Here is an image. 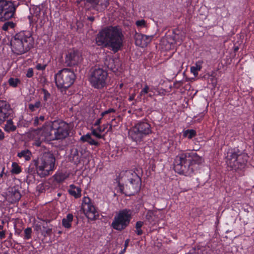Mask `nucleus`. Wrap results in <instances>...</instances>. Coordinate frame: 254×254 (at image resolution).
Here are the masks:
<instances>
[{
	"mask_svg": "<svg viewBox=\"0 0 254 254\" xmlns=\"http://www.w3.org/2000/svg\"><path fill=\"white\" fill-rule=\"evenodd\" d=\"M124 36L117 26H109L103 29L97 35L96 43L99 46L109 47L115 53L123 47Z\"/></svg>",
	"mask_w": 254,
	"mask_h": 254,
	"instance_id": "obj_1",
	"label": "nucleus"
},
{
	"mask_svg": "<svg viewBox=\"0 0 254 254\" xmlns=\"http://www.w3.org/2000/svg\"><path fill=\"white\" fill-rule=\"evenodd\" d=\"M11 46L12 51L22 54L29 51L34 44V40L29 31H21L12 38Z\"/></svg>",
	"mask_w": 254,
	"mask_h": 254,
	"instance_id": "obj_2",
	"label": "nucleus"
},
{
	"mask_svg": "<svg viewBox=\"0 0 254 254\" xmlns=\"http://www.w3.org/2000/svg\"><path fill=\"white\" fill-rule=\"evenodd\" d=\"M115 64H108L107 67L92 68L90 70L89 81L92 87L96 89H102L107 85L108 76L107 68L114 72H116L117 68L113 67Z\"/></svg>",
	"mask_w": 254,
	"mask_h": 254,
	"instance_id": "obj_3",
	"label": "nucleus"
},
{
	"mask_svg": "<svg viewBox=\"0 0 254 254\" xmlns=\"http://www.w3.org/2000/svg\"><path fill=\"white\" fill-rule=\"evenodd\" d=\"M56 159L50 152H44L41 157L34 161L38 175L41 178L50 175L55 168Z\"/></svg>",
	"mask_w": 254,
	"mask_h": 254,
	"instance_id": "obj_4",
	"label": "nucleus"
},
{
	"mask_svg": "<svg viewBox=\"0 0 254 254\" xmlns=\"http://www.w3.org/2000/svg\"><path fill=\"white\" fill-rule=\"evenodd\" d=\"M52 123H46L41 128L31 130L28 134L30 138L35 141V145L41 146L43 142H50L56 140V136L53 133Z\"/></svg>",
	"mask_w": 254,
	"mask_h": 254,
	"instance_id": "obj_5",
	"label": "nucleus"
},
{
	"mask_svg": "<svg viewBox=\"0 0 254 254\" xmlns=\"http://www.w3.org/2000/svg\"><path fill=\"white\" fill-rule=\"evenodd\" d=\"M152 133L151 125L146 122L140 121L128 131V137L136 144H141L145 137Z\"/></svg>",
	"mask_w": 254,
	"mask_h": 254,
	"instance_id": "obj_6",
	"label": "nucleus"
},
{
	"mask_svg": "<svg viewBox=\"0 0 254 254\" xmlns=\"http://www.w3.org/2000/svg\"><path fill=\"white\" fill-rule=\"evenodd\" d=\"M75 79V75L73 70L69 68H64L56 74L55 81L57 87L66 90L71 86Z\"/></svg>",
	"mask_w": 254,
	"mask_h": 254,
	"instance_id": "obj_7",
	"label": "nucleus"
},
{
	"mask_svg": "<svg viewBox=\"0 0 254 254\" xmlns=\"http://www.w3.org/2000/svg\"><path fill=\"white\" fill-rule=\"evenodd\" d=\"M132 211L128 209H124L119 211L115 216L112 223L113 229L121 231L126 229L129 224L132 218Z\"/></svg>",
	"mask_w": 254,
	"mask_h": 254,
	"instance_id": "obj_8",
	"label": "nucleus"
},
{
	"mask_svg": "<svg viewBox=\"0 0 254 254\" xmlns=\"http://www.w3.org/2000/svg\"><path fill=\"white\" fill-rule=\"evenodd\" d=\"M141 184V179L136 173H134L132 175V178L128 180L125 186L119 184L118 190L126 195H133L139 191Z\"/></svg>",
	"mask_w": 254,
	"mask_h": 254,
	"instance_id": "obj_9",
	"label": "nucleus"
},
{
	"mask_svg": "<svg viewBox=\"0 0 254 254\" xmlns=\"http://www.w3.org/2000/svg\"><path fill=\"white\" fill-rule=\"evenodd\" d=\"M19 3L15 1L0 0V21L13 18Z\"/></svg>",
	"mask_w": 254,
	"mask_h": 254,
	"instance_id": "obj_10",
	"label": "nucleus"
},
{
	"mask_svg": "<svg viewBox=\"0 0 254 254\" xmlns=\"http://www.w3.org/2000/svg\"><path fill=\"white\" fill-rule=\"evenodd\" d=\"M245 154H238L235 152L229 151L227 153L226 162L232 170L237 171L243 168L248 160Z\"/></svg>",
	"mask_w": 254,
	"mask_h": 254,
	"instance_id": "obj_11",
	"label": "nucleus"
},
{
	"mask_svg": "<svg viewBox=\"0 0 254 254\" xmlns=\"http://www.w3.org/2000/svg\"><path fill=\"white\" fill-rule=\"evenodd\" d=\"M174 168L178 174H184L186 176L190 175L194 172V168L190 166L185 153L176 156Z\"/></svg>",
	"mask_w": 254,
	"mask_h": 254,
	"instance_id": "obj_12",
	"label": "nucleus"
},
{
	"mask_svg": "<svg viewBox=\"0 0 254 254\" xmlns=\"http://www.w3.org/2000/svg\"><path fill=\"white\" fill-rule=\"evenodd\" d=\"M52 127L54 130L56 140L64 139L69 134V126L65 122L60 120L54 121L52 122Z\"/></svg>",
	"mask_w": 254,
	"mask_h": 254,
	"instance_id": "obj_13",
	"label": "nucleus"
},
{
	"mask_svg": "<svg viewBox=\"0 0 254 254\" xmlns=\"http://www.w3.org/2000/svg\"><path fill=\"white\" fill-rule=\"evenodd\" d=\"M15 113L6 101L0 100V124L3 123L6 119L14 118Z\"/></svg>",
	"mask_w": 254,
	"mask_h": 254,
	"instance_id": "obj_14",
	"label": "nucleus"
},
{
	"mask_svg": "<svg viewBox=\"0 0 254 254\" xmlns=\"http://www.w3.org/2000/svg\"><path fill=\"white\" fill-rule=\"evenodd\" d=\"M185 154L189 161L190 166L194 168V171L197 170V166L202 164L204 161V159L195 152H186Z\"/></svg>",
	"mask_w": 254,
	"mask_h": 254,
	"instance_id": "obj_15",
	"label": "nucleus"
},
{
	"mask_svg": "<svg viewBox=\"0 0 254 254\" xmlns=\"http://www.w3.org/2000/svg\"><path fill=\"white\" fill-rule=\"evenodd\" d=\"M86 4L93 9L102 11L108 6L109 1V0H86Z\"/></svg>",
	"mask_w": 254,
	"mask_h": 254,
	"instance_id": "obj_16",
	"label": "nucleus"
},
{
	"mask_svg": "<svg viewBox=\"0 0 254 254\" xmlns=\"http://www.w3.org/2000/svg\"><path fill=\"white\" fill-rule=\"evenodd\" d=\"M21 195L17 187H14L8 189L6 193V199L11 203L18 201L21 198Z\"/></svg>",
	"mask_w": 254,
	"mask_h": 254,
	"instance_id": "obj_17",
	"label": "nucleus"
},
{
	"mask_svg": "<svg viewBox=\"0 0 254 254\" xmlns=\"http://www.w3.org/2000/svg\"><path fill=\"white\" fill-rule=\"evenodd\" d=\"M152 38L153 36H146L140 33H135L134 34L135 43L136 46L144 47L151 42Z\"/></svg>",
	"mask_w": 254,
	"mask_h": 254,
	"instance_id": "obj_18",
	"label": "nucleus"
},
{
	"mask_svg": "<svg viewBox=\"0 0 254 254\" xmlns=\"http://www.w3.org/2000/svg\"><path fill=\"white\" fill-rule=\"evenodd\" d=\"M65 59L66 63L72 62L73 64L81 62L82 59L79 53L74 51L69 52L66 55Z\"/></svg>",
	"mask_w": 254,
	"mask_h": 254,
	"instance_id": "obj_19",
	"label": "nucleus"
},
{
	"mask_svg": "<svg viewBox=\"0 0 254 254\" xmlns=\"http://www.w3.org/2000/svg\"><path fill=\"white\" fill-rule=\"evenodd\" d=\"M84 214L86 217L91 220L96 219V217L98 216V212L96 211L94 206L91 204L88 206H85L82 208Z\"/></svg>",
	"mask_w": 254,
	"mask_h": 254,
	"instance_id": "obj_20",
	"label": "nucleus"
},
{
	"mask_svg": "<svg viewBox=\"0 0 254 254\" xmlns=\"http://www.w3.org/2000/svg\"><path fill=\"white\" fill-rule=\"evenodd\" d=\"M13 118H9L7 120L6 124L4 125V129L7 132L15 131L17 126L14 125L12 119Z\"/></svg>",
	"mask_w": 254,
	"mask_h": 254,
	"instance_id": "obj_21",
	"label": "nucleus"
},
{
	"mask_svg": "<svg viewBox=\"0 0 254 254\" xmlns=\"http://www.w3.org/2000/svg\"><path fill=\"white\" fill-rule=\"evenodd\" d=\"M70 189L68 190L69 193L74 196L75 198H78L81 196V189L78 187H76L73 185L69 186Z\"/></svg>",
	"mask_w": 254,
	"mask_h": 254,
	"instance_id": "obj_22",
	"label": "nucleus"
},
{
	"mask_svg": "<svg viewBox=\"0 0 254 254\" xmlns=\"http://www.w3.org/2000/svg\"><path fill=\"white\" fill-rule=\"evenodd\" d=\"M73 216L72 214L69 213L66 215V218L62 220L63 226L65 228L69 229L71 226V223L73 221Z\"/></svg>",
	"mask_w": 254,
	"mask_h": 254,
	"instance_id": "obj_23",
	"label": "nucleus"
},
{
	"mask_svg": "<svg viewBox=\"0 0 254 254\" xmlns=\"http://www.w3.org/2000/svg\"><path fill=\"white\" fill-rule=\"evenodd\" d=\"M31 156L32 153L31 151L28 149L22 150L17 154V156L19 158H23L26 161H29L30 160Z\"/></svg>",
	"mask_w": 254,
	"mask_h": 254,
	"instance_id": "obj_24",
	"label": "nucleus"
},
{
	"mask_svg": "<svg viewBox=\"0 0 254 254\" xmlns=\"http://www.w3.org/2000/svg\"><path fill=\"white\" fill-rule=\"evenodd\" d=\"M115 112H116V110L113 108H110L108 110L105 111L104 112H103L101 115L102 117L101 118L98 119L95 122V123L94 124V126H99L101 123V120L103 117H105L106 115L115 113Z\"/></svg>",
	"mask_w": 254,
	"mask_h": 254,
	"instance_id": "obj_25",
	"label": "nucleus"
},
{
	"mask_svg": "<svg viewBox=\"0 0 254 254\" xmlns=\"http://www.w3.org/2000/svg\"><path fill=\"white\" fill-rule=\"evenodd\" d=\"M54 177L56 182L61 183L65 180L68 177V175L64 173H60L55 174Z\"/></svg>",
	"mask_w": 254,
	"mask_h": 254,
	"instance_id": "obj_26",
	"label": "nucleus"
},
{
	"mask_svg": "<svg viewBox=\"0 0 254 254\" xmlns=\"http://www.w3.org/2000/svg\"><path fill=\"white\" fill-rule=\"evenodd\" d=\"M145 217L146 219L150 223L155 222L156 219L155 215L154 214V212L151 210H149L147 211Z\"/></svg>",
	"mask_w": 254,
	"mask_h": 254,
	"instance_id": "obj_27",
	"label": "nucleus"
},
{
	"mask_svg": "<svg viewBox=\"0 0 254 254\" xmlns=\"http://www.w3.org/2000/svg\"><path fill=\"white\" fill-rule=\"evenodd\" d=\"M30 124V121L24 120L23 117H21L17 123L18 127H28Z\"/></svg>",
	"mask_w": 254,
	"mask_h": 254,
	"instance_id": "obj_28",
	"label": "nucleus"
},
{
	"mask_svg": "<svg viewBox=\"0 0 254 254\" xmlns=\"http://www.w3.org/2000/svg\"><path fill=\"white\" fill-rule=\"evenodd\" d=\"M196 135V131L193 129H188L184 132V136L189 139L192 138Z\"/></svg>",
	"mask_w": 254,
	"mask_h": 254,
	"instance_id": "obj_29",
	"label": "nucleus"
},
{
	"mask_svg": "<svg viewBox=\"0 0 254 254\" xmlns=\"http://www.w3.org/2000/svg\"><path fill=\"white\" fill-rule=\"evenodd\" d=\"M143 225V222L140 221H137L135 224V233L137 235H141L143 233V231L141 228Z\"/></svg>",
	"mask_w": 254,
	"mask_h": 254,
	"instance_id": "obj_30",
	"label": "nucleus"
},
{
	"mask_svg": "<svg viewBox=\"0 0 254 254\" xmlns=\"http://www.w3.org/2000/svg\"><path fill=\"white\" fill-rule=\"evenodd\" d=\"M21 168L16 163H13L12 164V169L11 172L12 173L17 174L21 172Z\"/></svg>",
	"mask_w": 254,
	"mask_h": 254,
	"instance_id": "obj_31",
	"label": "nucleus"
},
{
	"mask_svg": "<svg viewBox=\"0 0 254 254\" xmlns=\"http://www.w3.org/2000/svg\"><path fill=\"white\" fill-rule=\"evenodd\" d=\"M201 68V66L200 64H195V66H192L190 67V71L195 77L198 74V71L200 70Z\"/></svg>",
	"mask_w": 254,
	"mask_h": 254,
	"instance_id": "obj_32",
	"label": "nucleus"
},
{
	"mask_svg": "<svg viewBox=\"0 0 254 254\" xmlns=\"http://www.w3.org/2000/svg\"><path fill=\"white\" fill-rule=\"evenodd\" d=\"M41 106V102L37 101L34 104H30L28 105V108L31 112L35 111L36 109L40 108Z\"/></svg>",
	"mask_w": 254,
	"mask_h": 254,
	"instance_id": "obj_33",
	"label": "nucleus"
},
{
	"mask_svg": "<svg viewBox=\"0 0 254 254\" xmlns=\"http://www.w3.org/2000/svg\"><path fill=\"white\" fill-rule=\"evenodd\" d=\"M15 24L12 21H7L5 22L2 26V29L4 31H7L9 28H12L14 27Z\"/></svg>",
	"mask_w": 254,
	"mask_h": 254,
	"instance_id": "obj_34",
	"label": "nucleus"
},
{
	"mask_svg": "<svg viewBox=\"0 0 254 254\" xmlns=\"http://www.w3.org/2000/svg\"><path fill=\"white\" fill-rule=\"evenodd\" d=\"M20 81L18 78H10L8 80L9 85L13 87H16Z\"/></svg>",
	"mask_w": 254,
	"mask_h": 254,
	"instance_id": "obj_35",
	"label": "nucleus"
},
{
	"mask_svg": "<svg viewBox=\"0 0 254 254\" xmlns=\"http://www.w3.org/2000/svg\"><path fill=\"white\" fill-rule=\"evenodd\" d=\"M32 229L30 227L24 230V239L28 240L31 238Z\"/></svg>",
	"mask_w": 254,
	"mask_h": 254,
	"instance_id": "obj_36",
	"label": "nucleus"
},
{
	"mask_svg": "<svg viewBox=\"0 0 254 254\" xmlns=\"http://www.w3.org/2000/svg\"><path fill=\"white\" fill-rule=\"evenodd\" d=\"M92 203L91 202V200L88 197H84L83 199L82 204V208H84L85 206L91 205Z\"/></svg>",
	"mask_w": 254,
	"mask_h": 254,
	"instance_id": "obj_37",
	"label": "nucleus"
},
{
	"mask_svg": "<svg viewBox=\"0 0 254 254\" xmlns=\"http://www.w3.org/2000/svg\"><path fill=\"white\" fill-rule=\"evenodd\" d=\"M149 90V86L147 85H145L144 87L142 89L141 92H140V96H144L147 93H148Z\"/></svg>",
	"mask_w": 254,
	"mask_h": 254,
	"instance_id": "obj_38",
	"label": "nucleus"
},
{
	"mask_svg": "<svg viewBox=\"0 0 254 254\" xmlns=\"http://www.w3.org/2000/svg\"><path fill=\"white\" fill-rule=\"evenodd\" d=\"M42 91L43 93L44 96V100L45 101H47L50 97V94L49 93V92L45 89L42 88Z\"/></svg>",
	"mask_w": 254,
	"mask_h": 254,
	"instance_id": "obj_39",
	"label": "nucleus"
},
{
	"mask_svg": "<svg viewBox=\"0 0 254 254\" xmlns=\"http://www.w3.org/2000/svg\"><path fill=\"white\" fill-rule=\"evenodd\" d=\"M97 129H93L92 130V134L95 136L96 137L98 138H102L104 137V135H101L99 133L97 132Z\"/></svg>",
	"mask_w": 254,
	"mask_h": 254,
	"instance_id": "obj_40",
	"label": "nucleus"
},
{
	"mask_svg": "<svg viewBox=\"0 0 254 254\" xmlns=\"http://www.w3.org/2000/svg\"><path fill=\"white\" fill-rule=\"evenodd\" d=\"M91 138V135L87 134L85 135H83L81 137L80 139L83 142H87Z\"/></svg>",
	"mask_w": 254,
	"mask_h": 254,
	"instance_id": "obj_41",
	"label": "nucleus"
},
{
	"mask_svg": "<svg viewBox=\"0 0 254 254\" xmlns=\"http://www.w3.org/2000/svg\"><path fill=\"white\" fill-rule=\"evenodd\" d=\"M136 25L139 27H145L146 22L144 20H138L136 22Z\"/></svg>",
	"mask_w": 254,
	"mask_h": 254,
	"instance_id": "obj_42",
	"label": "nucleus"
},
{
	"mask_svg": "<svg viewBox=\"0 0 254 254\" xmlns=\"http://www.w3.org/2000/svg\"><path fill=\"white\" fill-rule=\"evenodd\" d=\"M72 161L74 162L75 164H78L80 161V158L79 155L73 156L72 157Z\"/></svg>",
	"mask_w": 254,
	"mask_h": 254,
	"instance_id": "obj_43",
	"label": "nucleus"
},
{
	"mask_svg": "<svg viewBox=\"0 0 254 254\" xmlns=\"http://www.w3.org/2000/svg\"><path fill=\"white\" fill-rule=\"evenodd\" d=\"M3 226L0 225V239H2L5 237V231H3Z\"/></svg>",
	"mask_w": 254,
	"mask_h": 254,
	"instance_id": "obj_44",
	"label": "nucleus"
},
{
	"mask_svg": "<svg viewBox=\"0 0 254 254\" xmlns=\"http://www.w3.org/2000/svg\"><path fill=\"white\" fill-rule=\"evenodd\" d=\"M33 76V70L32 68H29L27 72L26 76L30 78Z\"/></svg>",
	"mask_w": 254,
	"mask_h": 254,
	"instance_id": "obj_45",
	"label": "nucleus"
},
{
	"mask_svg": "<svg viewBox=\"0 0 254 254\" xmlns=\"http://www.w3.org/2000/svg\"><path fill=\"white\" fill-rule=\"evenodd\" d=\"M52 232V229L49 228L46 229V230L44 232V236L46 237V236H51Z\"/></svg>",
	"mask_w": 254,
	"mask_h": 254,
	"instance_id": "obj_46",
	"label": "nucleus"
},
{
	"mask_svg": "<svg viewBox=\"0 0 254 254\" xmlns=\"http://www.w3.org/2000/svg\"><path fill=\"white\" fill-rule=\"evenodd\" d=\"M90 145H94L95 146H98L99 145V143L98 142L94 140L92 138H90L89 141H87Z\"/></svg>",
	"mask_w": 254,
	"mask_h": 254,
	"instance_id": "obj_47",
	"label": "nucleus"
},
{
	"mask_svg": "<svg viewBox=\"0 0 254 254\" xmlns=\"http://www.w3.org/2000/svg\"><path fill=\"white\" fill-rule=\"evenodd\" d=\"M46 67V64H37L36 67L38 70H44Z\"/></svg>",
	"mask_w": 254,
	"mask_h": 254,
	"instance_id": "obj_48",
	"label": "nucleus"
},
{
	"mask_svg": "<svg viewBox=\"0 0 254 254\" xmlns=\"http://www.w3.org/2000/svg\"><path fill=\"white\" fill-rule=\"evenodd\" d=\"M41 124V123L40 121H39L38 119V117H35L34 119V120H33V125L35 126H37L40 125Z\"/></svg>",
	"mask_w": 254,
	"mask_h": 254,
	"instance_id": "obj_49",
	"label": "nucleus"
},
{
	"mask_svg": "<svg viewBox=\"0 0 254 254\" xmlns=\"http://www.w3.org/2000/svg\"><path fill=\"white\" fill-rule=\"evenodd\" d=\"M108 125H104L103 126V128H101L100 127H99L97 128V130L99 132H102L105 131V129L107 128Z\"/></svg>",
	"mask_w": 254,
	"mask_h": 254,
	"instance_id": "obj_50",
	"label": "nucleus"
},
{
	"mask_svg": "<svg viewBox=\"0 0 254 254\" xmlns=\"http://www.w3.org/2000/svg\"><path fill=\"white\" fill-rule=\"evenodd\" d=\"M129 239H127V240H126L125 243V248L121 252H123V253H125V252L126 251V248L128 246V243H129Z\"/></svg>",
	"mask_w": 254,
	"mask_h": 254,
	"instance_id": "obj_51",
	"label": "nucleus"
},
{
	"mask_svg": "<svg viewBox=\"0 0 254 254\" xmlns=\"http://www.w3.org/2000/svg\"><path fill=\"white\" fill-rule=\"evenodd\" d=\"M79 155L77 149H73L72 151L71 156L72 157L73 156Z\"/></svg>",
	"mask_w": 254,
	"mask_h": 254,
	"instance_id": "obj_52",
	"label": "nucleus"
},
{
	"mask_svg": "<svg viewBox=\"0 0 254 254\" xmlns=\"http://www.w3.org/2000/svg\"><path fill=\"white\" fill-rule=\"evenodd\" d=\"M115 119H113L112 120L111 124H108V126H109V128H108L107 131H111L112 129V126H113V121H114Z\"/></svg>",
	"mask_w": 254,
	"mask_h": 254,
	"instance_id": "obj_53",
	"label": "nucleus"
},
{
	"mask_svg": "<svg viewBox=\"0 0 254 254\" xmlns=\"http://www.w3.org/2000/svg\"><path fill=\"white\" fill-rule=\"evenodd\" d=\"M35 230L37 231H38L39 230H41V225H39L38 224H36L35 225Z\"/></svg>",
	"mask_w": 254,
	"mask_h": 254,
	"instance_id": "obj_54",
	"label": "nucleus"
},
{
	"mask_svg": "<svg viewBox=\"0 0 254 254\" xmlns=\"http://www.w3.org/2000/svg\"><path fill=\"white\" fill-rule=\"evenodd\" d=\"M38 119L40 121L41 123H42L45 120V117L44 116H41L39 117H38Z\"/></svg>",
	"mask_w": 254,
	"mask_h": 254,
	"instance_id": "obj_55",
	"label": "nucleus"
},
{
	"mask_svg": "<svg viewBox=\"0 0 254 254\" xmlns=\"http://www.w3.org/2000/svg\"><path fill=\"white\" fill-rule=\"evenodd\" d=\"M4 138V135L1 129H0V140H2Z\"/></svg>",
	"mask_w": 254,
	"mask_h": 254,
	"instance_id": "obj_56",
	"label": "nucleus"
},
{
	"mask_svg": "<svg viewBox=\"0 0 254 254\" xmlns=\"http://www.w3.org/2000/svg\"><path fill=\"white\" fill-rule=\"evenodd\" d=\"M135 96V94H132V95H130V96L128 98V100L130 101L133 100L134 99Z\"/></svg>",
	"mask_w": 254,
	"mask_h": 254,
	"instance_id": "obj_57",
	"label": "nucleus"
},
{
	"mask_svg": "<svg viewBox=\"0 0 254 254\" xmlns=\"http://www.w3.org/2000/svg\"><path fill=\"white\" fill-rule=\"evenodd\" d=\"M87 19L91 21H93L95 19V18L93 16H89L87 18Z\"/></svg>",
	"mask_w": 254,
	"mask_h": 254,
	"instance_id": "obj_58",
	"label": "nucleus"
},
{
	"mask_svg": "<svg viewBox=\"0 0 254 254\" xmlns=\"http://www.w3.org/2000/svg\"><path fill=\"white\" fill-rule=\"evenodd\" d=\"M4 168H3V169H2V171H1V173H0V177H1V178H2V176H3V173H4L3 171H4Z\"/></svg>",
	"mask_w": 254,
	"mask_h": 254,
	"instance_id": "obj_59",
	"label": "nucleus"
},
{
	"mask_svg": "<svg viewBox=\"0 0 254 254\" xmlns=\"http://www.w3.org/2000/svg\"><path fill=\"white\" fill-rule=\"evenodd\" d=\"M239 50V47L238 46L234 47V51L237 52Z\"/></svg>",
	"mask_w": 254,
	"mask_h": 254,
	"instance_id": "obj_60",
	"label": "nucleus"
},
{
	"mask_svg": "<svg viewBox=\"0 0 254 254\" xmlns=\"http://www.w3.org/2000/svg\"><path fill=\"white\" fill-rule=\"evenodd\" d=\"M3 254H9L8 251L4 252Z\"/></svg>",
	"mask_w": 254,
	"mask_h": 254,
	"instance_id": "obj_61",
	"label": "nucleus"
},
{
	"mask_svg": "<svg viewBox=\"0 0 254 254\" xmlns=\"http://www.w3.org/2000/svg\"><path fill=\"white\" fill-rule=\"evenodd\" d=\"M44 221H45L47 223H49L50 222V220H44Z\"/></svg>",
	"mask_w": 254,
	"mask_h": 254,
	"instance_id": "obj_62",
	"label": "nucleus"
},
{
	"mask_svg": "<svg viewBox=\"0 0 254 254\" xmlns=\"http://www.w3.org/2000/svg\"><path fill=\"white\" fill-rule=\"evenodd\" d=\"M43 229H45L46 230L47 228L45 226H43Z\"/></svg>",
	"mask_w": 254,
	"mask_h": 254,
	"instance_id": "obj_63",
	"label": "nucleus"
},
{
	"mask_svg": "<svg viewBox=\"0 0 254 254\" xmlns=\"http://www.w3.org/2000/svg\"><path fill=\"white\" fill-rule=\"evenodd\" d=\"M124 253H123V252H121V253H120L119 254H124Z\"/></svg>",
	"mask_w": 254,
	"mask_h": 254,
	"instance_id": "obj_64",
	"label": "nucleus"
}]
</instances>
